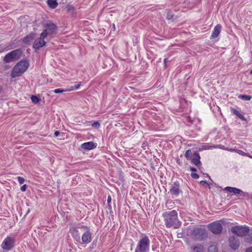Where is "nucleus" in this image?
Wrapping results in <instances>:
<instances>
[{
  "label": "nucleus",
  "instance_id": "1",
  "mask_svg": "<svg viewBox=\"0 0 252 252\" xmlns=\"http://www.w3.org/2000/svg\"><path fill=\"white\" fill-rule=\"evenodd\" d=\"M165 225L167 228H178L181 224L178 219V213L175 210L165 211L162 213Z\"/></svg>",
  "mask_w": 252,
  "mask_h": 252
},
{
  "label": "nucleus",
  "instance_id": "2",
  "mask_svg": "<svg viewBox=\"0 0 252 252\" xmlns=\"http://www.w3.org/2000/svg\"><path fill=\"white\" fill-rule=\"evenodd\" d=\"M29 63L27 60H21L13 68L11 76L15 78L21 76L28 68Z\"/></svg>",
  "mask_w": 252,
  "mask_h": 252
},
{
  "label": "nucleus",
  "instance_id": "3",
  "mask_svg": "<svg viewBox=\"0 0 252 252\" xmlns=\"http://www.w3.org/2000/svg\"><path fill=\"white\" fill-rule=\"evenodd\" d=\"M150 240L145 234H142L138 242L134 252H148L150 250Z\"/></svg>",
  "mask_w": 252,
  "mask_h": 252
},
{
  "label": "nucleus",
  "instance_id": "4",
  "mask_svg": "<svg viewBox=\"0 0 252 252\" xmlns=\"http://www.w3.org/2000/svg\"><path fill=\"white\" fill-rule=\"evenodd\" d=\"M81 231L83 232L81 239L80 243L88 244L90 243L92 240V234L90 229L86 226L83 225L79 227Z\"/></svg>",
  "mask_w": 252,
  "mask_h": 252
},
{
  "label": "nucleus",
  "instance_id": "5",
  "mask_svg": "<svg viewBox=\"0 0 252 252\" xmlns=\"http://www.w3.org/2000/svg\"><path fill=\"white\" fill-rule=\"evenodd\" d=\"M22 54V51L21 49L14 50L7 54L4 56L3 60L7 63L18 60L21 57Z\"/></svg>",
  "mask_w": 252,
  "mask_h": 252
},
{
  "label": "nucleus",
  "instance_id": "6",
  "mask_svg": "<svg viewBox=\"0 0 252 252\" xmlns=\"http://www.w3.org/2000/svg\"><path fill=\"white\" fill-rule=\"evenodd\" d=\"M224 190L232 193V195H236L238 197H251L252 196V195H250L248 192H244L241 189L235 187H226Z\"/></svg>",
  "mask_w": 252,
  "mask_h": 252
},
{
  "label": "nucleus",
  "instance_id": "7",
  "mask_svg": "<svg viewBox=\"0 0 252 252\" xmlns=\"http://www.w3.org/2000/svg\"><path fill=\"white\" fill-rule=\"evenodd\" d=\"M249 231V228L247 226L236 225L231 228V231L232 233L240 237L246 236Z\"/></svg>",
  "mask_w": 252,
  "mask_h": 252
},
{
  "label": "nucleus",
  "instance_id": "8",
  "mask_svg": "<svg viewBox=\"0 0 252 252\" xmlns=\"http://www.w3.org/2000/svg\"><path fill=\"white\" fill-rule=\"evenodd\" d=\"M170 192L172 196H178L182 193L180 184L178 181L172 183L170 186Z\"/></svg>",
  "mask_w": 252,
  "mask_h": 252
},
{
  "label": "nucleus",
  "instance_id": "9",
  "mask_svg": "<svg viewBox=\"0 0 252 252\" xmlns=\"http://www.w3.org/2000/svg\"><path fill=\"white\" fill-rule=\"evenodd\" d=\"M15 240L14 237H7L1 245V247L3 250L9 251L11 250L14 246Z\"/></svg>",
  "mask_w": 252,
  "mask_h": 252
},
{
  "label": "nucleus",
  "instance_id": "10",
  "mask_svg": "<svg viewBox=\"0 0 252 252\" xmlns=\"http://www.w3.org/2000/svg\"><path fill=\"white\" fill-rule=\"evenodd\" d=\"M208 229L214 234H219L222 232V227L219 221H214L208 225Z\"/></svg>",
  "mask_w": 252,
  "mask_h": 252
},
{
  "label": "nucleus",
  "instance_id": "11",
  "mask_svg": "<svg viewBox=\"0 0 252 252\" xmlns=\"http://www.w3.org/2000/svg\"><path fill=\"white\" fill-rule=\"evenodd\" d=\"M44 27L45 29L41 33V36L42 37H47L48 35L53 34L55 32L57 29L56 25L53 23L47 24L45 25Z\"/></svg>",
  "mask_w": 252,
  "mask_h": 252
},
{
  "label": "nucleus",
  "instance_id": "12",
  "mask_svg": "<svg viewBox=\"0 0 252 252\" xmlns=\"http://www.w3.org/2000/svg\"><path fill=\"white\" fill-rule=\"evenodd\" d=\"M205 235L206 233L204 229L196 228L192 230L191 236L195 240H202Z\"/></svg>",
  "mask_w": 252,
  "mask_h": 252
},
{
  "label": "nucleus",
  "instance_id": "13",
  "mask_svg": "<svg viewBox=\"0 0 252 252\" xmlns=\"http://www.w3.org/2000/svg\"><path fill=\"white\" fill-rule=\"evenodd\" d=\"M45 37H42L40 34V37L34 41L33 45V48L35 49H38L40 48L43 47L46 44V42L44 41V38Z\"/></svg>",
  "mask_w": 252,
  "mask_h": 252
},
{
  "label": "nucleus",
  "instance_id": "14",
  "mask_svg": "<svg viewBox=\"0 0 252 252\" xmlns=\"http://www.w3.org/2000/svg\"><path fill=\"white\" fill-rule=\"evenodd\" d=\"M229 246L233 250H236L238 249L240 242L239 240L235 236H231L229 239Z\"/></svg>",
  "mask_w": 252,
  "mask_h": 252
},
{
  "label": "nucleus",
  "instance_id": "15",
  "mask_svg": "<svg viewBox=\"0 0 252 252\" xmlns=\"http://www.w3.org/2000/svg\"><path fill=\"white\" fill-rule=\"evenodd\" d=\"M97 145L93 141L87 142L81 145V148L84 150H91L96 148Z\"/></svg>",
  "mask_w": 252,
  "mask_h": 252
},
{
  "label": "nucleus",
  "instance_id": "16",
  "mask_svg": "<svg viewBox=\"0 0 252 252\" xmlns=\"http://www.w3.org/2000/svg\"><path fill=\"white\" fill-rule=\"evenodd\" d=\"M221 30V26L220 24L217 25L214 28L212 34L211 38L214 39L218 36Z\"/></svg>",
  "mask_w": 252,
  "mask_h": 252
},
{
  "label": "nucleus",
  "instance_id": "17",
  "mask_svg": "<svg viewBox=\"0 0 252 252\" xmlns=\"http://www.w3.org/2000/svg\"><path fill=\"white\" fill-rule=\"evenodd\" d=\"M190 159H191V162L196 166H199L201 164L200 157L198 153L195 152Z\"/></svg>",
  "mask_w": 252,
  "mask_h": 252
},
{
  "label": "nucleus",
  "instance_id": "18",
  "mask_svg": "<svg viewBox=\"0 0 252 252\" xmlns=\"http://www.w3.org/2000/svg\"><path fill=\"white\" fill-rule=\"evenodd\" d=\"M71 233L75 240L79 243L81 242V238L79 231L76 229L71 230Z\"/></svg>",
  "mask_w": 252,
  "mask_h": 252
},
{
  "label": "nucleus",
  "instance_id": "19",
  "mask_svg": "<svg viewBox=\"0 0 252 252\" xmlns=\"http://www.w3.org/2000/svg\"><path fill=\"white\" fill-rule=\"evenodd\" d=\"M35 37L34 33H31L30 34L27 35L26 36L23 38L22 41L26 44H28L31 41L33 40Z\"/></svg>",
  "mask_w": 252,
  "mask_h": 252
},
{
  "label": "nucleus",
  "instance_id": "20",
  "mask_svg": "<svg viewBox=\"0 0 252 252\" xmlns=\"http://www.w3.org/2000/svg\"><path fill=\"white\" fill-rule=\"evenodd\" d=\"M46 3L48 6L51 9H55L58 5L57 0H47Z\"/></svg>",
  "mask_w": 252,
  "mask_h": 252
},
{
  "label": "nucleus",
  "instance_id": "21",
  "mask_svg": "<svg viewBox=\"0 0 252 252\" xmlns=\"http://www.w3.org/2000/svg\"><path fill=\"white\" fill-rule=\"evenodd\" d=\"M233 114L236 115L239 118L244 121H247V119L237 110L234 108L231 109Z\"/></svg>",
  "mask_w": 252,
  "mask_h": 252
},
{
  "label": "nucleus",
  "instance_id": "22",
  "mask_svg": "<svg viewBox=\"0 0 252 252\" xmlns=\"http://www.w3.org/2000/svg\"><path fill=\"white\" fill-rule=\"evenodd\" d=\"M191 249L193 252H203L204 247L202 245L198 244L195 246H192Z\"/></svg>",
  "mask_w": 252,
  "mask_h": 252
},
{
  "label": "nucleus",
  "instance_id": "23",
  "mask_svg": "<svg viewBox=\"0 0 252 252\" xmlns=\"http://www.w3.org/2000/svg\"><path fill=\"white\" fill-rule=\"evenodd\" d=\"M212 148H213V146H210L208 143H202L198 149H199V151H201L206 150H209Z\"/></svg>",
  "mask_w": 252,
  "mask_h": 252
},
{
  "label": "nucleus",
  "instance_id": "24",
  "mask_svg": "<svg viewBox=\"0 0 252 252\" xmlns=\"http://www.w3.org/2000/svg\"><path fill=\"white\" fill-rule=\"evenodd\" d=\"M66 9L68 12H69L72 16L75 14V9L74 7L71 5H67Z\"/></svg>",
  "mask_w": 252,
  "mask_h": 252
},
{
  "label": "nucleus",
  "instance_id": "25",
  "mask_svg": "<svg viewBox=\"0 0 252 252\" xmlns=\"http://www.w3.org/2000/svg\"><path fill=\"white\" fill-rule=\"evenodd\" d=\"M238 97L244 100L249 101L252 99V96L251 95L246 94H240L238 95Z\"/></svg>",
  "mask_w": 252,
  "mask_h": 252
},
{
  "label": "nucleus",
  "instance_id": "26",
  "mask_svg": "<svg viewBox=\"0 0 252 252\" xmlns=\"http://www.w3.org/2000/svg\"><path fill=\"white\" fill-rule=\"evenodd\" d=\"M80 84H77V85H75L74 86L71 87L70 88H68V89L66 88L65 89H64V92H70V91L77 90L80 88Z\"/></svg>",
  "mask_w": 252,
  "mask_h": 252
},
{
  "label": "nucleus",
  "instance_id": "27",
  "mask_svg": "<svg viewBox=\"0 0 252 252\" xmlns=\"http://www.w3.org/2000/svg\"><path fill=\"white\" fill-rule=\"evenodd\" d=\"M192 152L190 150H188L185 153V156L188 159H190L192 157Z\"/></svg>",
  "mask_w": 252,
  "mask_h": 252
},
{
  "label": "nucleus",
  "instance_id": "28",
  "mask_svg": "<svg viewBox=\"0 0 252 252\" xmlns=\"http://www.w3.org/2000/svg\"><path fill=\"white\" fill-rule=\"evenodd\" d=\"M218 249L217 247L214 245H211L208 248V252H217Z\"/></svg>",
  "mask_w": 252,
  "mask_h": 252
},
{
  "label": "nucleus",
  "instance_id": "29",
  "mask_svg": "<svg viewBox=\"0 0 252 252\" xmlns=\"http://www.w3.org/2000/svg\"><path fill=\"white\" fill-rule=\"evenodd\" d=\"M31 100L34 103H37L39 101V98L35 95H32L31 96Z\"/></svg>",
  "mask_w": 252,
  "mask_h": 252
},
{
  "label": "nucleus",
  "instance_id": "30",
  "mask_svg": "<svg viewBox=\"0 0 252 252\" xmlns=\"http://www.w3.org/2000/svg\"><path fill=\"white\" fill-rule=\"evenodd\" d=\"M237 153L241 156H246V157H247V156H248V153H246L244 151H243L242 150H237Z\"/></svg>",
  "mask_w": 252,
  "mask_h": 252
},
{
  "label": "nucleus",
  "instance_id": "31",
  "mask_svg": "<svg viewBox=\"0 0 252 252\" xmlns=\"http://www.w3.org/2000/svg\"><path fill=\"white\" fill-rule=\"evenodd\" d=\"M17 179L18 180V181L20 185L23 184L24 183V182H25L24 178L22 177L18 176V177H17Z\"/></svg>",
  "mask_w": 252,
  "mask_h": 252
},
{
  "label": "nucleus",
  "instance_id": "32",
  "mask_svg": "<svg viewBox=\"0 0 252 252\" xmlns=\"http://www.w3.org/2000/svg\"><path fill=\"white\" fill-rule=\"evenodd\" d=\"M200 184L202 185L203 186H206L209 189H210V185L208 183V182L206 181H200Z\"/></svg>",
  "mask_w": 252,
  "mask_h": 252
},
{
  "label": "nucleus",
  "instance_id": "33",
  "mask_svg": "<svg viewBox=\"0 0 252 252\" xmlns=\"http://www.w3.org/2000/svg\"><path fill=\"white\" fill-rule=\"evenodd\" d=\"M92 126L95 128H98L100 126V124L98 122L95 121L92 124Z\"/></svg>",
  "mask_w": 252,
  "mask_h": 252
},
{
  "label": "nucleus",
  "instance_id": "34",
  "mask_svg": "<svg viewBox=\"0 0 252 252\" xmlns=\"http://www.w3.org/2000/svg\"><path fill=\"white\" fill-rule=\"evenodd\" d=\"M191 176L192 178L197 179L199 178V175L195 173H192Z\"/></svg>",
  "mask_w": 252,
  "mask_h": 252
},
{
  "label": "nucleus",
  "instance_id": "35",
  "mask_svg": "<svg viewBox=\"0 0 252 252\" xmlns=\"http://www.w3.org/2000/svg\"><path fill=\"white\" fill-rule=\"evenodd\" d=\"M27 185L25 184L22 186L20 188V189L22 191H25L27 189Z\"/></svg>",
  "mask_w": 252,
  "mask_h": 252
},
{
  "label": "nucleus",
  "instance_id": "36",
  "mask_svg": "<svg viewBox=\"0 0 252 252\" xmlns=\"http://www.w3.org/2000/svg\"><path fill=\"white\" fill-rule=\"evenodd\" d=\"M53 92L56 93V94H57V93H62L63 92V89H55L53 91Z\"/></svg>",
  "mask_w": 252,
  "mask_h": 252
},
{
  "label": "nucleus",
  "instance_id": "37",
  "mask_svg": "<svg viewBox=\"0 0 252 252\" xmlns=\"http://www.w3.org/2000/svg\"><path fill=\"white\" fill-rule=\"evenodd\" d=\"M219 148L220 149H223V146H222L221 145H218L213 146V148Z\"/></svg>",
  "mask_w": 252,
  "mask_h": 252
},
{
  "label": "nucleus",
  "instance_id": "38",
  "mask_svg": "<svg viewBox=\"0 0 252 252\" xmlns=\"http://www.w3.org/2000/svg\"><path fill=\"white\" fill-rule=\"evenodd\" d=\"M246 252H252V247L247 249Z\"/></svg>",
  "mask_w": 252,
  "mask_h": 252
},
{
  "label": "nucleus",
  "instance_id": "39",
  "mask_svg": "<svg viewBox=\"0 0 252 252\" xmlns=\"http://www.w3.org/2000/svg\"><path fill=\"white\" fill-rule=\"evenodd\" d=\"M190 170L192 172H195L196 171V169L194 167H190Z\"/></svg>",
  "mask_w": 252,
  "mask_h": 252
},
{
  "label": "nucleus",
  "instance_id": "40",
  "mask_svg": "<svg viewBox=\"0 0 252 252\" xmlns=\"http://www.w3.org/2000/svg\"><path fill=\"white\" fill-rule=\"evenodd\" d=\"M111 198L110 196H109L107 198L108 203H110L111 202Z\"/></svg>",
  "mask_w": 252,
  "mask_h": 252
},
{
  "label": "nucleus",
  "instance_id": "41",
  "mask_svg": "<svg viewBox=\"0 0 252 252\" xmlns=\"http://www.w3.org/2000/svg\"><path fill=\"white\" fill-rule=\"evenodd\" d=\"M59 134H60V132H59V131H56L55 132V133H54V134H55V135L56 136H58L59 135Z\"/></svg>",
  "mask_w": 252,
  "mask_h": 252
},
{
  "label": "nucleus",
  "instance_id": "42",
  "mask_svg": "<svg viewBox=\"0 0 252 252\" xmlns=\"http://www.w3.org/2000/svg\"><path fill=\"white\" fill-rule=\"evenodd\" d=\"M167 62V59H164V63L165 64Z\"/></svg>",
  "mask_w": 252,
  "mask_h": 252
},
{
  "label": "nucleus",
  "instance_id": "43",
  "mask_svg": "<svg viewBox=\"0 0 252 252\" xmlns=\"http://www.w3.org/2000/svg\"><path fill=\"white\" fill-rule=\"evenodd\" d=\"M247 157H249L250 158H252V155H250L249 154H248V156Z\"/></svg>",
  "mask_w": 252,
  "mask_h": 252
},
{
  "label": "nucleus",
  "instance_id": "44",
  "mask_svg": "<svg viewBox=\"0 0 252 252\" xmlns=\"http://www.w3.org/2000/svg\"><path fill=\"white\" fill-rule=\"evenodd\" d=\"M250 73H251V74H252V69L251 70V71H250Z\"/></svg>",
  "mask_w": 252,
  "mask_h": 252
},
{
  "label": "nucleus",
  "instance_id": "45",
  "mask_svg": "<svg viewBox=\"0 0 252 252\" xmlns=\"http://www.w3.org/2000/svg\"><path fill=\"white\" fill-rule=\"evenodd\" d=\"M207 176L210 179H211L210 176H209L208 174H207Z\"/></svg>",
  "mask_w": 252,
  "mask_h": 252
},
{
  "label": "nucleus",
  "instance_id": "46",
  "mask_svg": "<svg viewBox=\"0 0 252 252\" xmlns=\"http://www.w3.org/2000/svg\"><path fill=\"white\" fill-rule=\"evenodd\" d=\"M113 28H115V25L114 24H113Z\"/></svg>",
  "mask_w": 252,
  "mask_h": 252
},
{
  "label": "nucleus",
  "instance_id": "47",
  "mask_svg": "<svg viewBox=\"0 0 252 252\" xmlns=\"http://www.w3.org/2000/svg\"><path fill=\"white\" fill-rule=\"evenodd\" d=\"M1 88L0 87V92L1 91Z\"/></svg>",
  "mask_w": 252,
  "mask_h": 252
},
{
  "label": "nucleus",
  "instance_id": "48",
  "mask_svg": "<svg viewBox=\"0 0 252 252\" xmlns=\"http://www.w3.org/2000/svg\"><path fill=\"white\" fill-rule=\"evenodd\" d=\"M251 197H252V196H251Z\"/></svg>",
  "mask_w": 252,
  "mask_h": 252
},
{
  "label": "nucleus",
  "instance_id": "49",
  "mask_svg": "<svg viewBox=\"0 0 252 252\" xmlns=\"http://www.w3.org/2000/svg\"><path fill=\"white\" fill-rule=\"evenodd\" d=\"M0 52H1V51H0Z\"/></svg>",
  "mask_w": 252,
  "mask_h": 252
}]
</instances>
